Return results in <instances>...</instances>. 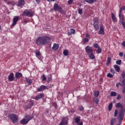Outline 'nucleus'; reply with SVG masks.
Masks as SVG:
<instances>
[{
    "mask_svg": "<svg viewBox=\"0 0 125 125\" xmlns=\"http://www.w3.org/2000/svg\"><path fill=\"white\" fill-rule=\"evenodd\" d=\"M51 39L47 36H42L39 37L36 41V44L38 45H45L49 43Z\"/></svg>",
    "mask_w": 125,
    "mask_h": 125,
    "instance_id": "nucleus-1",
    "label": "nucleus"
},
{
    "mask_svg": "<svg viewBox=\"0 0 125 125\" xmlns=\"http://www.w3.org/2000/svg\"><path fill=\"white\" fill-rule=\"evenodd\" d=\"M85 50L86 53H87L90 59H92V60H93V59H95V56H94V55L93 54V50L92 49V47L87 46L85 48Z\"/></svg>",
    "mask_w": 125,
    "mask_h": 125,
    "instance_id": "nucleus-2",
    "label": "nucleus"
},
{
    "mask_svg": "<svg viewBox=\"0 0 125 125\" xmlns=\"http://www.w3.org/2000/svg\"><path fill=\"white\" fill-rule=\"evenodd\" d=\"M22 16H27V17H33L34 16V13L32 11L26 9L23 11Z\"/></svg>",
    "mask_w": 125,
    "mask_h": 125,
    "instance_id": "nucleus-3",
    "label": "nucleus"
},
{
    "mask_svg": "<svg viewBox=\"0 0 125 125\" xmlns=\"http://www.w3.org/2000/svg\"><path fill=\"white\" fill-rule=\"evenodd\" d=\"M10 120L13 123L18 122V117L16 114H11L10 115Z\"/></svg>",
    "mask_w": 125,
    "mask_h": 125,
    "instance_id": "nucleus-4",
    "label": "nucleus"
},
{
    "mask_svg": "<svg viewBox=\"0 0 125 125\" xmlns=\"http://www.w3.org/2000/svg\"><path fill=\"white\" fill-rule=\"evenodd\" d=\"M93 25L94 26L95 30L96 31H97L99 29V24H98V20L97 19V18H95L93 20Z\"/></svg>",
    "mask_w": 125,
    "mask_h": 125,
    "instance_id": "nucleus-5",
    "label": "nucleus"
},
{
    "mask_svg": "<svg viewBox=\"0 0 125 125\" xmlns=\"http://www.w3.org/2000/svg\"><path fill=\"white\" fill-rule=\"evenodd\" d=\"M45 89H48V88L47 87V86L44 85H42L37 89V92H41V91H43L44 90H45Z\"/></svg>",
    "mask_w": 125,
    "mask_h": 125,
    "instance_id": "nucleus-6",
    "label": "nucleus"
},
{
    "mask_svg": "<svg viewBox=\"0 0 125 125\" xmlns=\"http://www.w3.org/2000/svg\"><path fill=\"white\" fill-rule=\"evenodd\" d=\"M20 20V18L19 16H15L13 19V22L12 24V26H15L17 23V21Z\"/></svg>",
    "mask_w": 125,
    "mask_h": 125,
    "instance_id": "nucleus-7",
    "label": "nucleus"
},
{
    "mask_svg": "<svg viewBox=\"0 0 125 125\" xmlns=\"http://www.w3.org/2000/svg\"><path fill=\"white\" fill-rule=\"evenodd\" d=\"M125 116V113H124V110L123 109L120 110V112L119 114L118 120L122 122L123 121V119H124V117Z\"/></svg>",
    "mask_w": 125,
    "mask_h": 125,
    "instance_id": "nucleus-8",
    "label": "nucleus"
},
{
    "mask_svg": "<svg viewBox=\"0 0 125 125\" xmlns=\"http://www.w3.org/2000/svg\"><path fill=\"white\" fill-rule=\"evenodd\" d=\"M62 7L61 6L58 5V3H54V7L53 9L54 11H58L59 12L60 10H61Z\"/></svg>",
    "mask_w": 125,
    "mask_h": 125,
    "instance_id": "nucleus-9",
    "label": "nucleus"
},
{
    "mask_svg": "<svg viewBox=\"0 0 125 125\" xmlns=\"http://www.w3.org/2000/svg\"><path fill=\"white\" fill-rule=\"evenodd\" d=\"M8 79L9 82H13V81L15 80V77H14V74L12 72L10 73V74L8 76Z\"/></svg>",
    "mask_w": 125,
    "mask_h": 125,
    "instance_id": "nucleus-10",
    "label": "nucleus"
},
{
    "mask_svg": "<svg viewBox=\"0 0 125 125\" xmlns=\"http://www.w3.org/2000/svg\"><path fill=\"white\" fill-rule=\"evenodd\" d=\"M44 97V94L40 93L38 95H37L35 98V100H40V99H42V98Z\"/></svg>",
    "mask_w": 125,
    "mask_h": 125,
    "instance_id": "nucleus-11",
    "label": "nucleus"
},
{
    "mask_svg": "<svg viewBox=\"0 0 125 125\" xmlns=\"http://www.w3.org/2000/svg\"><path fill=\"white\" fill-rule=\"evenodd\" d=\"M61 123H62V125H68V118L67 117L62 118Z\"/></svg>",
    "mask_w": 125,
    "mask_h": 125,
    "instance_id": "nucleus-12",
    "label": "nucleus"
},
{
    "mask_svg": "<svg viewBox=\"0 0 125 125\" xmlns=\"http://www.w3.org/2000/svg\"><path fill=\"white\" fill-rule=\"evenodd\" d=\"M24 117L28 121V122H30V121H31V120H32V119L34 118V114H31L30 115H25Z\"/></svg>",
    "mask_w": 125,
    "mask_h": 125,
    "instance_id": "nucleus-13",
    "label": "nucleus"
},
{
    "mask_svg": "<svg viewBox=\"0 0 125 125\" xmlns=\"http://www.w3.org/2000/svg\"><path fill=\"white\" fill-rule=\"evenodd\" d=\"M34 105V101L30 100V102L28 104L26 105V108L27 109H30L33 105Z\"/></svg>",
    "mask_w": 125,
    "mask_h": 125,
    "instance_id": "nucleus-14",
    "label": "nucleus"
},
{
    "mask_svg": "<svg viewBox=\"0 0 125 125\" xmlns=\"http://www.w3.org/2000/svg\"><path fill=\"white\" fill-rule=\"evenodd\" d=\"M28 123H29V121L27 120V119H26V118H25V117H24V118L22 119L21 121V125H27Z\"/></svg>",
    "mask_w": 125,
    "mask_h": 125,
    "instance_id": "nucleus-15",
    "label": "nucleus"
},
{
    "mask_svg": "<svg viewBox=\"0 0 125 125\" xmlns=\"http://www.w3.org/2000/svg\"><path fill=\"white\" fill-rule=\"evenodd\" d=\"M22 77H23V75H22L21 72H17L15 73L16 79H19V78H22Z\"/></svg>",
    "mask_w": 125,
    "mask_h": 125,
    "instance_id": "nucleus-16",
    "label": "nucleus"
},
{
    "mask_svg": "<svg viewBox=\"0 0 125 125\" xmlns=\"http://www.w3.org/2000/svg\"><path fill=\"white\" fill-rule=\"evenodd\" d=\"M58 48H59V44L55 43H54L53 46L52 47V49H53V50L56 51L58 49Z\"/></svg>",
    "mask_w": 125,
    "mask_h": 125,
    "instance_id": "nucleus-17",
    "label": "nucleus"
},
{
    "mask_svg": "<svg viewBox=\"0 0 125 125\" xmlns=\"http://www.w3.org/2000/svg\"><path fill=\"white\" fill-rule=\"evenodd\" d=\"M24 3H25V0H20L18 3V6H22V5H24Z\"/></svg>",
    "mask_w": 125,
    "mask_h": 125,
    "instance_id": "nucleus-18",
    "label": "nucleus"
},
{
    "mask_svg": "<svg viewBox=\"0 0 125 125\" xmlns=\"http://www.w3.org/2000/svg\"><path fill=\"white\" fill-rule=\"evenodd\" d=\"M99 35H104V28L102 26L100 27V31L98 33Z\"/></svg>",
    "mask_w": 125,
    "mask_h": 125,
    "instance_id": "nucleus-19",
    "label": "nucleus"
},
{
    "mask_svg": "<svg viewBox=\"0 0 125 125\" xmlns=\"http://www.w3.org/2000/svg\"><path fill=\"white\" fill-rule=\"evenodd\" d=\"M111 18L112 19L113 22L114 23H116L117 22V18H116V16H115V14L114 13H111Z\"/></svg>",
    "mask_w": 125,
    "mask_h": 125,
    "instance_id": "nucleus-20",
    "label": "nucleus"
},
{
    "mask_svg": "<svg viewBox=\"0 0 125 125\" xmlns=\"http://www.w3.org/2000/svg\"><path fill=\"white\" fill-rule=\"evenodd\" d=\"M118 24H119V26H121V25L122 24V26H123L124 29H125V21L120 20Z\"/></svg>",
    "mask_w": 125,
    "mask_h": 125,
    "instance_id": "nucleus-21",
    "label": "nucleus"
},
{
    "mask_svg": "<svg viewBox=\"0 0 125 125\" xmlns=\"http://www.w3.org/2000/svg\"><path fill=\"white\" fill-rule=\"evenodd\" d=\"M75 122L76 124H80L81 123V117L80 116H78L75 119Z\"/></svg>",
    "mask_w": 125,
    "mask_h": 125,
    "instance_id": "nucleus-22",
    "label": "nucleus"
},
{
    "mask_svg": "<svg viewBox=\"0 0 125 125\" xmlns=\"http://www.w3.org/2000/svg\"><path fill=\"white\" fill-rule=\"evenodd\" d=\"M114 67L116 72H120L121 68H120V66H119V65L115 64L114 65Z\"/></svg>",
    "mask_w": 125,
    "mask_h": 125,
    "instance_id": "nucleus-23",
    "label": "nucleus"
},
{
    "mask_svg": "<svg viewBox=\"0 0 125 125\" xmlns=\"http://www.w3.org/2000/svg\"><path fill=\"white\" fill-rule=\"evenodd\" d=\"M99 94H100V92L99 91H95L94 92V96L95 97H98Z\"/></svg>",
    "mask_w": 125,
    "mask_h": 125,
    "instance_id": "nucleus-24",
    "label": "nucleus"
},
{
    "mask_svg": "<svg viewBox=\"0 0 125 125\" xmlns=\"http://www.w3.org/2000/svg\"><path fill=\"white\" fill-rule=\"evenodd\" d=\"M36 56L38 59H41V52L39 51L36 52Z\"/></svg>",
    "mask_w": 125,
    "mask_h": 125,
    "instance_id": "nucleus-25",
    "label": "nucleus"
},
{
    "mask_svg": "<svg viewBox=\"0 0 125 125\" xmlns=\"http://www.w3.org/2000/svg\"><path fill=\"white\" fill-rule=\"evenodd\" d=\"M115 123H116V118H112L110 120V125H115Z\"/></svg>",
    "mask_w": 125,
    "mask_h": 125,
    "instance_id": "nucleus-26",
    "label": "nucleus"
},
{
    "mask_svg": "<svg viewBox=\"0 0 125 125\" xmlns=\"http://www.w3.org/2000/svg\"><path fill=\"white\" fill-rule=\"evenodd\" d=\"M85 2H88V3H93V2H95L96 0H84Z\"/></svg>",
    "mask_w": 125,
    "mask_h": 125,
    "instance_id": "nucleus-27",
    "label": "nucleus"
},
{
    "mask_svg": "<svg viewBox=\"0 0 125 125\" xmlns=\"http://www.w3.org/2000/svg\"><path fill=\"white\" fill-rule=\"evenodd\" d=\"M116 108H123V105L121 103H117L115 105Z\"/></svg>",
    "mask_w": 125,
    "mask_h": 125,
    "instance_id": "nucleus-28",
    "label": "nucleus"
},
{
    "mask_svg": "<svg viewBox=\"0 0 125 125\" xmlns=\"http://www.w3.org/2000/svg\"><path fill=\"white\" fill-rule=\"evenodd\" d=\"M111 62V58L110 57H107V60L106 62V65L109 66L110 65V63Z\"/></svg>",
    "mask_w": 125,
    "mask_h": 125,
    "instance_id": "nucleus-29",
    "label": "nucleus"
},
{
    "mask_svg": "<svg viewBox=\"0 0 125 125\" xmlns=\"http://www.w3.org/2000/svg\"><path fill=\"white\" fill-rule=\"evenodd\" d=\"M25 83H27L28 84H31L32 83H33V81H32V79H26L25 81Z\"/></svg>",
    "mask_w": 125,
    "mask_h": 125,
    "instance_id": "nucleus-30",
    "label": "nucleus"
},
{
    "mask_svg": "<svg viewBox=\"0 0 125 125\" xmlns=\"http://www.w3.org/2000/svg\"><path fill=\"white\" fill-rule=\"evenodd\" d=\"M63 54L65 56H68V55H69V52H68L67 50H64L63 51Z\"/></svg>",
    "mask_w": 125,
    "mask_h": 125,
    "instance_id": "nucleus-31",
    "label": "nucleus"
},
{
    "mask_svg": "<svg viewBox=\"0 0 125 125\" xmlns=\"http://www.w3.org/2000/svg\"><path fill=\"white\" fill-rule=\"evenodd\" d=\"M89 40L88 39V38H85L83 39V44H85L86 42H89Z\"/></svg>",
    "mask_w": 125,
    "mask_h": 125,
    "instance_id": "nucleus-32",
    "label": "nucleus"
},
{
    "mask_svg": "<svg viewBox=\"0 0 125 125\" xmlns=\"http://www.w3.org/2000/svg\"><path fill=\"white\" fill-rule=\"evenodd\" d=\"M108 110L109 111H111L112 110V108H113V103H111L109 105H108Z\"/></svg>",
    "mask_w": 125,
    "mask_h": 125,
    "instance_id": "nucleus-33",
    "label": "nucleus"
},
{
    "mask_svg": "<svg viewBox=\"0 0 125 125\" xmlns=\"http://www.w3.org/2000/svg\"><path fill=\"white\" fill-rule=\"evenodd\" d=\"M123 10H124V9H123L122 7H121L120 9L119 14V17L120 19H121V16L122 15V13Z\"/></svg>",
    "mask_w": 125,
    "mask_h": 125,
    "instance_id": "nucleus-34",
    "label": "nucleus"
},
{
    "mask_svg": "<svg viewBox=\"0 0 125 125\" xmlns=\"http://www.w3.org/2000/svg\"><path fill=\"white\" fill-rule=\"evenodd\" d=\"M94 101L95 102V103H96V104H98L99 103V99L96 98H95L94 100Z\"/></svg>",
    "mask_w": 125,
    "mask_h": 125,
    "instance_id": "nucleus-35",
    "label": "nucleus"
},
{
    "mask_svg": "<svg viewBox=\"0 0 125 125\" xmlns=\"http://www.w3.org/2000/svg\"><path fill=\"white\" fill-rule=\"evenodd\" d=\"M59 12H60V13H62V14H63V15H65V14H66V12H65L63 10V9H61Z\"/></svg>",
    "mask_w": 125,
    "mask_h": 125,
    "instance_id": "nucleus-36",
    "label": "nucleus"
},
{
    "mask_svg": "<svg viewBox=\"0 0 125 125\" xmlns=\"http://www.w3.org/2000/svg\"><path fill=\"white\" fill-rule=\"evenodd\" d=\"M102 52V49L100 47L99 48H98V50H97V53L100 54Z\"/></svg>",
    "mask_w": 125,
    "mask_h": 125,
    "instance_id": "nucleus-37",
    "label": "nucleus"
},
{
    "mask_svg": "<svg viewBox=\"0 0 125 125\" xmlns=\"http://www.w3.org/2000/svg\"><path fill=\"white\" fill-rule=\"evenodd\" d=\"M79 14H80V15H82L83 14V9L81 8H79L78 10Z\"/></svg>",
    "mask_w": 125,
    "mask_h": 125,
    "instance_id": "nucleus-38",
    "label": "nucleus"
},
{
    "mask_svg": "<svg viewBox=\"0 0 125 125\" xmlns=\"http://www.w3.org/2000/svg\"><path fill=\"white\" fill-rule=\"evenodd\" d=\"M110 96H117V93L116 92H111Z\"/></svg>",
    "mask_w": 125,
    "mask_h": 125,
    "instance_id": "nucleus-39",
    "label": "nucleus"
},
{
    "mask_svg": "<svg viewBox=\"0 0 125 125\" xmlns=\"http://www.w3.org/2000/svg\"><path fill=\"white\" fill-rule=\"evenodd\" d=\"M117 65H121L122 64V61L121 60H118L116 62Z\"/></svg>",
    "mask_w": 125,
    "mask_h": 125,
    "instance_id": "nucleus-40",
    "label": "nucleus"
},
{
    "mask_svg": "<svg viewBox=\"0 0 125 125\" xmlns=\"http://www.w3.org/2000/svg\"><path fill=\"white\" fill-rule=\"evenodd\" d=\"M94 47L95 48H99V47H100L97 43L94 44Z\"/></svg>",
    "mask_w": 125,
    "mask_h": 125,
    "instance_id": "nucleus-41",
    "label": "nucleus"
},
{
    "mask_svg": "<svg viewBox=\"0 0 125 125\" xmlns=\"http://www.w3.org/2000/svg\"><path fill=\"white\" fill-rule=\"evenodd\" d=\"M118 113H119V110H118V109L115 110L114 112V117L118 116Z\"/></svg>",
    "mask_w": 125,
    "mask_h": 125,
    "instance_id": "nucleus-42",
    "label": "nucleus"
},
{
    "mask_svg": "<svg viewBox=\"0 0 125 125\" xmlns=\"http://www.w3.org/2000/svg\"><path fill=\"white\" fill-rule=\"evenodd\" d=\"M70 32H71V34H76V30L73 28L70 29Z\"/></svg>",
    "mask_w": 125,
    "mask_h": 125,
    "instance_id": "nucleus-43",
    "label": "nucleus"
},
{
    "mask_svg": "<svg viewBox=\"0 0 125 125\" xmlns=\"http://www.w3.org/2000/svg\"><path fill=\"white\" fill-rule=\"evenodd\" d=\"M120 82H121V83H122L123 85H125V79H124L123 80H122V78H121Z\"/></svg>",
    "mask_w": 125,
    "mask_h": 125,
    "instance_id": "nucleus-44",
    "label": "nucleus"
},
{
    "mask_svg": "<svg viewBox=\"0 0 125 125\" xmlns=\"http://www.w3.org/2000/svg\"><path fill=\"white\" fill-rule=\"evenodd\" d=\"M79 110L80 111L83 112L84 110L83 106L82 105L80 106L79 107Z\"/></svg>",
    "mask_w": 125,
    "mask_h": 125,
    "instance_id": "nucleus-45",
    "label": "nucleus"
},
{
    "mask_svg": "<svg viewBox=\"0 0 125 125\" xmlns=\"http://www.w3.org/2000/svg\"><path fill=\"white\" fill-rule=\"evenodd\" d=\"M120 20H121V22L122 21H124V19H125V17H124V15H121V19L120 18H119Z\"/></svg>",
    "mask_w": 125,
    "mask_h": 125,
    "instance_id": "nucleus-46",
    "label": "nucleus"
},
{
    "mask_svg": "<svg viewBox=\"0 0 125 125\" xmlns=\"http://www.w3.org/2000/svg\"><path fill=\"white\" fill-rule=\"evenodd\" d=\"M107 77H108V78H112L113 77V75H112L111 73H108Z\"/></svg>",
    "mask_w": 125,
    "mask_h": 125,
    "instance_id": "nucleus-47",
    "label": "nucleus"
},
{
    "mask_svg": "<svg viewBox=\"0 0 125 125\" xmlns=\"http://www.w3.org/2000/svg\"><path fill=\"white\" fill-rule=\"evenodd\" d=\"M42 81L43 82H44V81H46V77H45V75H43L42 76Z\"/></svg>",
    "mask_w": 125,
    "mask_h": 125,
    "instance_id": "nucleus-48",
    "label": "nucleus"
},
{
    "mask_svg": "<svg viewBox=\"0 0 125 125\" xmlns=\"http://www.w3.org/2000/svg\"><path fill=\"white\" fill-rule=\"evenodd\" d=\"M74 1V0H69L68 1V4H72L73 3V2Z\"/></svg>",
    "mask_w": 125,
    "mask_h": 125,
    "instance_id": "nucleus-49",
    "label": "nucleus"
},
{
    "mask_svg": "<svg viewBox=\"0 0 125 125\" xmlns=\"http://www.w3.org/2000/svg\"><path fill=\"white\" fill-rule=\"evenodd\" d=\"M122 98V96L121 95H118L117 98V100H121Z\"/></svg>",
    "mask_w": 125,
    "mask_h": 125,
    "instance_id": "nucleus-50",
    "label": "nucleus"
},
{
    "mask_svg": "<svg viewBox=\"0 0 125 125\" xmlns=\"http://www.w3.org/2000/svg\"><path fill=\"white\" fill-rule=\"evenodd\" d=\"M110 72H111V73H112V74H115L116 73V72L113 68L110 69Z\"/></svg>",
    "mask_w": 125,
    "mask_h": 125,
    "instance_id": "nucleus-51",
    "label": "nucleus"
},
{
    "mask_svg": "<svg viewBox=\"0 0 125 125\" xmlns=\"http://www.w3.org/2000/svg\"><path fill=\"white\" fill-rule=\"evenodd\" d=\"M121 76H122V78H125V72H123L121 74Z\"/></svg>",
    "mask_w": 125,
    "mask_h": 125,
    "instance_id": "nucleus-52",
    "label": "nucleus"
},
{
    "mask_svg": "<svg viewBox=\"0 0 125 125\" xmlns=\"http://www.w3.org/2000/svg\"><path fill=\"white\" fill-rule=\"evenodd\" d=\"M119 56H120V57H123V56H124V53L123 52H120L119 53Z\"/></svg>",
    "mask_w": 125,
    "mask_h": 125,
    "instance_id": "nucleus-53",
    "label": "nucleus"
},
{
    "mask_svg": "<svg viewBox=\"0 0 125 125\" xmlns=\"http://www.w3.org/2000/svg\"><path fill=\"white\" fill-rule=\"evenodd\" d=\"M121 84H122V83H117L116 84V87H119V86H120V85H121Z\"/></svg>",
    "mask_w": 125,
    "mask_h": 125,
    "instance_id": "nucleus-54",
    "label": "nucleus"
},
{
    "mask_svg": "<svg viewBox=\"0 0 125 125\" xmlns=\"http://www.w3.org/2000/svg\"><path fill=\"white\" fill-rule=\"evenodd\" d=\"M67 34H68V36H71V35H72V33L71 32V31L70 32V31H68V32H67Z\"/></svg>",
    "mask_w": 125,
    "mask_h": 125,
    "instance_id": "nucleus-55",
    "label": "nucleus"
},
{
    "mask_svg": "<svg viewBox=\"0 0 125 125\" xmlns=\"http://www.w3.org/2000/svg\"><path fill=\"white\" fill-rule=\"evenodd\" d=\"M23 23L25 24H27V23H28V21L26 20H24Z\"/></svg>",
    "mask_w": 125,
    "mask_h": 125,
    "instance_id": "nucleus-56",
    "label": "nucleus"
},
{
    "mask_svg": "<svg viewBox=\"0 0 125 125\" xmlns=\"http://www.w3.org/2000/svg\"><path fill=\"white\" fill-rule=\"evenodd\" d=\"M90 36H89V34L88 33L86 34V38H89Z\"/></svg>",
    "mask_w": 125,
    "mask_h": 125,
    "instance_id": "nucleus-57",
    "label": "nucleus"
},
{
    "mask_svg": "<svg viewBox=\"0 0 125 125\" xmlns=\"http://www.w3.org/2000/svg\"><path fill=\"white\" fill-rule=\"evenodd\" d=\"M47 1L50 2V1H55V0H47Z\"/></svg>",
    "mask_w": 125,
    "mask_h": 125,
    "instance_id": "nucleus-58",
    "label": "nucleus"
},
{
    "mask_svg": "<svg viewBox=\"0 0 125 125\" xmlns=\"http://www.w3.org/2000/svg\"><path fill=\"white\" fill-rule=\"evenodd\" d=\"M122 45H123V46L125 47V41L122 42Z\"/></svg>",
    "mask_w": 125,
    "mask_h": 125,
    "instance_id": "nucleus-59",
    "label": "nucleus"
},
{
    "mask_svg": "<svg viewBox=\"0 0 125 125\" xmlns=\"http://www.w3.org/2000/svg\"><path fill=\"white\" fill-rule=\"evenodd\" d=\"M35 1H36V2H41V0H35Z\"/></svg>",
    "mask_w": 125,
    "mask_h": 125,
    "instance_id": "nucleus-60",
    "label": "nucleus"
},
{
    "mask_svg": "<svg viewBox=\"0 0 125 125\" xmlns=\"http://www.w3.org/2000/svg\"><path fill=\"white\" fill-rule=\"evenodd\" d=\"M122 8L123 9V10H125V6H123Z\"/></svg>",
    "mask_w": 125,
    "mask_h": 125,
    "instance_id": "nucleus-61",
    "label": "nucleus"
},
{
    "mask_svg": "<svg viewBox=\"0 0 125 125\" xmlns=\"http://www.w3.org/2000/svg\"><path fill=\"white\" fill-rule=\"evenodd\" d=\"M121 122H122V121H119V124H118L117 125H121Z\"/></svg>",
    "mask_w": 125,
    "mask_h": 125,
    "instance_id": "nucleus-62",
    "label": "nucleus"
},
{
    "mask_svg": "<svg viewBox=\"0 0 125 125\" xmlns=\"http://www.w3.org/2000/svg\"><path fill=\"white\" fill-rule=\"evenodd\" d=\"M123 93H125V89H123Z\"/></svg>",
    "mask_w": 125,
    "mask_h": 125,
    "instance_id": "nucleus-63",
    "label": "nucleus"
},
{
    "mask_svg": "<svg viewBox=\"0 0 125 125\" xmlns=\"http://www.w3.org/2000/svg\"><path fill=\"white\" fill-rule=\"evenodd\" d=\"M123 89H125V85H123Z\"/></svg>",
    "mask_w": 125,
    "mask_h": 125,
    "instance_id": "nucleus-64",
    "label": "nucleus"
}]
</instances>
